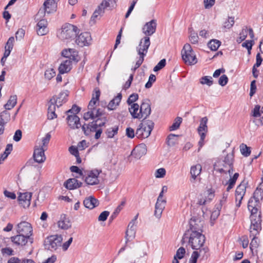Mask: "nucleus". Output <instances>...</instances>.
Masks as SVG:
<instances>
[{"label":"nucleus","mask_w":263,"mask_h":263,"mask_svg":"<svg viewBox=\"0 0 263 263\" xmlns=\"http://www.w3.org/2000/svg\"><path fill=\"white\" fill-rule=\"evenodd\" d=\"M190 236L187 235V233H185L182 238V241H184L185 239L189 240V244L191 246V248L194 250H200L203 247L205 237L202 233L193 232L189 233Z\"/></svg>","instance_id":"nucleus-1"},{"label":"nucleus","mask_w":263,"mask_h":263,"mask_svg":"<svg viewBox=\"0 0 263 263\" xmlns=\"http://www.w3.org/2000/svg\"><path fill=\"white\" fill-rule=\"evenodd\" d=\"M79 29L76 26L70 24H65L62 26L58 34L59 39L63 41H71L79 33Z\"/></svg>","instance_id":"nucleus-2"},{"label":"nucleus","mask_w":263,"mask_h":263,"mask_svg":"<svg viewBox=\"0 0 263 263\" xmlns=\"http://www.w3.org/2000/svg\"><path fill=\"white\" fill-rule=\"evenodd\" d=\"M154 123L150 120H143L139 125L136 136L139 139H145L149 136L154 128Z\"/></svg>","instance_id":"nucleus-3"},{"label":"nucleus","mask_w":263,"mask_h":263,"mask_svg":"<svg viewBox=\"0 0 263 263\" xmlns=\"http://www.w3.org/2000/svg\"><path fill=\"white\" fill-rule=\"evenodd\" d=\"M233 159L234 156L233 153L228 154L223 160L219 162L218 163L219 168L217 169V171L220 173H228L230 178L233 172Z\"/></svg>","instance_id":"nucleus-4"},{"label":"nucleus","mask_w":263,"mask_h":263,"mask_svg":"<svg viewBox=\"0 0 263 263\" xmlns=\"http://www.w3.org/2000/svg\"><path fill=\"white\" fill-rule=\"evenodd\" d=\"M181 57L185 64L193 65L197 63V59L190 44H185L181 50Z\"/></svg>","instance_id":"nucleus-5"},{"label":"nucleus","mask_w":263,"mask_h":263,"mask_svg":"<svg viewBox=\"0 0 263 263\" xmlns=\"http://www.w3.org/2000/svg\"><path fill=\"white\" fill-rule=\"evenodd\" d=\"M16 232L28 237L29 242L30 243H33V239L31 237L33 232V229L30 223L26 221H23L18 223L16 226Z\"/></svg>","instance_id":"nucleus-6"},{"label":"nucleus","mask_w":263,"mask_h":263,"mask_svg":"<svg viewBox=\"0 0 263 263\" xmlns=\"http://www.w3.org/2000/svg\"><path fill=\"white\" fill-rule=\"evenodd\" d=\"M62 240L61 235H51L45 240L44 247L46 249L55 251L61 246Z\"/></svg>","instance_id":"nucleus-7"},{"label":"nucleus","mask_w":263,"mask_h":263,"mask_svg":"<svg viewBox=\"0 0 263 263\" xmlns=\"http://www.w3.org/2000/svg\"><path fill=\"white\" fill-rule=\"evenodd\" d=\"M208 119L206 117L202 118L200 121V124L197 128V132L200 137L199 141L198 142V145L199 146V151L200 148L204 145V141L206 136V134L208 131V127L207 126V123Z\"/></svg>","instance_id":"nucleus-8"},{"label":"nucleus","mask_w":263,"mask_h":263,"mask_svg":"<svg viewBox=\"0 0 263 263\" xmlns=\"http://www.w3.org/2000/svg\"><path fill=\"white\" fill-rule=\"evenodd\" d=\"M150 44L151 42L149 36H144L142 38L136 49L138 55L144 58L146 55Z\"/></svg>","instance_id":"nucleus-9"},{"label":"nucleus","mask_w":263,"mask_h":263,"mask_svg":"<svg viewBox=\"0 0 263 263\" xmlns=\"http://www.w3.org/2000/svg\"><path fill=\"white\" fill-rule=\"evenodd\" d=\"M258 209L256 207L254 209H252L250 215V220H251V226L250 227H252V229L254 230L256 228L257 229H261V214L260 213L257 215Z\"/></svg>","instance_id":"nucleus-10"},{"label":"nucleus","mask_w":263,"mask_h":263,"mask_svg":"<svg viewBox=\"0 0 263 263\" xmlns=\"http://www.w3.org/2000/svg\"><path fill=\"white\" fill-rule=\"evenodd\" d=\"M68 95L69 93L67 90L62 91L58 95L53 96L49 102L51 104H55L57 107H59L67 102Z\"/></svg>","instance_id":"nucleus-11"},{"label":"nucleus","mask_w":263,"mask_h":263,"mask_svg":"<svg viewBox=\"0 0 263 263\" xmlns=\"http://www.w3.org/2000/svg\"><path fill=\"white\" fill-rule=\"evenodd\" d=\"M204 222L199 218L193 217L190 221V229L187 231L188 233L196 232L202 233Z\"/></svg>","instance_id":"nucleus-12"},{"label":"nucleus","mask_w":263,"mask_h":263,"mask_svg":"<svg viewBox=\"0 0 263 263\" xmlns=\"http://www.w3.org/2000/svg\"><path fill=\"white\" fill-rule=\"evenodd\" d=\"M101 171H99L97 170H92L88 172L85 175V181L88 184L91 185H96L99 183V180L98 176Z\"/></svg>","instance_id":"nucleus-13"},{"label":"nucleus","mask_w":263,"mask_h":263,"mask_svg":"<svg viewBox=\"0 0 263 263\" xmlns=\"http://www.w3.org/2000/svg\"><path fill=\"white\" fill-rule=\"evenodd\" d=\"M151 113V107L149 100L147 99L143 100L140 107V118L139 119H143V120H145L147 117H149Z\"/></svg>","instance_id":"nucleus-14"},{"label":"nucleus","mask_w":263,"mask_h":263,"mask_svg":"<svg viewBox=\"0 0 263 263\" xmlns=\"http://www.w3.org/2000/svg\"><path fill=\"white\" fill-rule=\"evenodd\" d=\"M239 177V174L238 173H236L234 174L232 177H231L228 181L226 183V185H228L227 187V193H224L223 194L222 199L220 200V204L222 205L224 203L228 197L229 194L228 192L231 190L235 185L236 183V181Z\"/></svg>","instance_id":"nucleus-15"},{"label":"nucleus","mask_w":263,"mask_h":263,"mask_svg":"<svg viewBox=\"0 0 263 263\" xmlns=\"http://www.w3.org/2000/svg\"><path fill=\"white\" fill-rule=\"evenodd\" d=\"M91 37L89 32H85L81 33L76 39V42L80 47L88 46L91 44Z\"/></svg>","instance_id":"nucleus-16"},{"label":"nucleus","mask_w":263,"mask_h":263,"mask_svg":"<svg viewBox=\"0 0 263 263\" xmlns=\"http://www.w3.org/2000/svg\"><path fill=\"white\" fill-rule=\"evenodd\" d=\"M156 27V21L152 20L144 25L142 28L143 33L146 35V36H151L155 32Z\"/></svg>","instance_id":"nucleus-17"},{"label":"nucleus","mask_w":263,"mask_h":263,"mask_svg":"<svg viewBox=\"0 0 263 263\" xmlns=\"http://www.w3.org/2000/svg\"><path fill=\"white\" fill-rule=\"evenodd\" d=\"M261 229H257V228L253 230L252 227H250V237H252V240L250 244V248L253 251L254 249H256L259 246V240L256 235L259 233Z\"/></svg>","instance_id":"nucleus-18"},{"label":"nucleus","mask_w":263,"mask_h":263,"mask_svg":"<svg viewBox=\"0 0 263 263\" xmlns=\"http://www.w3.org/2000/svg\"><path fill=\"white\" fill-rule=\"evenodd\" d=\"M31 196V193H20L18 197L19 203L24 208L29 207L30 204Z\"/></svg>","instance_id":"nucleus-19"},{"label":"nucleus","mask_w":263,"mask_h":263,"mask_svg":"<svg viewBox=\"0 0 263 263\" xmlns=\"http://www.w3.org/2000/svg\"><path fill=\"white\" fill-rule=\"evenodd\" d=\"M246 186L245 183H241L236 188L235 191V199L236 201H238V203H237V205L239 206L241 200L246 193Z\"/></svg>","instance_id":"nucleus-20"},{"label":"nucleus","mask_w":263,"mask_h":263,"mask_svg":"<svg viewBox=\"0 0 263 263\" xmlns=\"http://www.w3.org/2000/svg\"><path fill=\"white\" fill-rule=\"evenodd\" d=\"M62 55L66 58L67 60H71L74 63L79 61L78 55L77 51L73 49H64L62 52Z\"/></svg>","instance_id":"nucleus-21"},{"label":"nucleus","mask_w":263,"mask_h":263,"mask_svg":"<svg viewBox=\"0 0 263 263\" xmlns=\"http://www.w3.org/2000/svg\"><path fill=\"white\" fill-rule=\"evenodd\" d=\"M67 123L72 129L79 128L81 126L79 117L75 115H67Z\"/></svg>","instance_id":"nucleus-22"},{"label":"nucleus","mask_w":263,"mask_h":263,"mask_svg":"<svg viewBox=\"0 0 263 263\" xmlns=\"http://www.w3.org/2000/svg\"><path fill=\"white\" fill-rule=\"evenodd\" d=\"M47 21L43 19L40 20L36 25V32L39 35L43 36L46 35L48 32L47 28Z\"/></svg>","instance_id":"nucleus-23"},{"label":"nucleus","mask_w":263,"mask_h":263,"mask_svg":"<svg viewBox=\"0 0 263 263\" xmlns=\"http://www.w3.org/2000/svg\"><path fill=\"white\" fill-rule=\"evenodd\" d=\"M101 92L98 87H96L92 95V98L90 101L88 105L89 110H95L96 103L99 101L100 96Z\"/></svg>","instance_id":"nucleus-24"},{"label":"nucleus","mask_w":263,"mask_h":263,"mask_svg":"<svg viewBox=\"0 0 263 263\" xmlns=\"http://www.w3.org/2000/svg\"><path fill=\"white\" fill-rule=\"evenodd\" d=\"M45 149L43 147L35 148L34 151L33 158L34 160L37 163H42L45 159L46 157L44 154Z\"/></svg>","instance_id":"nucleus-25"},{"label":"nucleus","mask_w":263,"mask_h":263,"mask_svg":"<svg viewBox=\"0 0 263 263\" xmlns=\"http://www.w3.org/2000/svg\"><path fill=\"white\" fill-rule=\"evenodd\" d=\"M12 242L16 246H24L26 243L29 241L28 237L22 234H18L17 235L11 237Z\"/></svg>","instance_id":"nucleus-26"},{"label":"nucleus","mask_w":263,"mask_h":263,"mask_svg":"<svg viewBox=\"0 0 263 263\" xmlns=\"http://www.w3.org/2000/svg\"><path fill=\"white\" fill-rule=\"evenodd\" d=\"M97 121H93L89 124H85L82 126V129L85 135H89L90 132H94L98 129V126L97 124Z\"/></svg>","instance_id":"nucleus-27"},{"label":"nucleus","mask_w":263,"mask_h":263,"mask_svg":"<svg viewBox=\"0 0 263 263\" xmlns=\"http://www.w3.org/2000/svg\"><path fill=\"white\" fill-rule=\"evenodd\" d=\"M73 61L71 60H66L63 61L59 67V71L60 74H64L69 72L72 68V64Z\"/></svg>","instance_id":"nucleus-28"},{"label":"nucleus","mask_w":263,"mask_h":263,"mask_svg":"<svg viewBox=\"0 0 263 263\" xmlns=\"http://www.w3.org/2000/svg\"><path fill=\"white\" fill-rule=\"evenodd\" d=\"M64 185L68 190H74L81 186L82 183L76 178H70L65 181Z\"/></svg>","instance_id":"nucleus-29"},{"label":"nucleus","mask_w":263,"mask_h":263,"mask_svg":"<svg viewBox=\"0 0 263 263\" xmlns=\"http://www.w3.org/2000/svg\"><path fill=\"white\" fill-rule=\"evenodd\" d=\"M201 171L202 166L199 164L191 166L190 170L191 179L190 180L192 182H195L197 177L201 174Z\"/></svg>","instance_id":"nucleus-30"},{"label":"nucleus","mask_w":263,"mask_h":263,"mask_svg":"<svg viewBox=\"0 0 263 263\" xmlns=\"http://www.w3.org/2000/svg\"><path fill=\"white\" fill-rule=\"evenodd\" d=\"M209 251V249L208 247H202L199 250V252L194 251L192 254L190 263H197V259L199 257L200 255L203 254V255H204Z\"/></svg>","instance_id":"nucleus-31"},{"label":"nucleus","mask_w":263,"mask_h":263,"mask_svg":"<svg viewBox=\"0 0 263 263\" xmlns=\"http://www.w3.org/2000/svg\"><path fill=\"white\" fill-rule=\"evenodd\" d=\"M147 152L146 146L142 143L137 146L132 151V154L135 155V157L140 158L142 156L146 154Z\"/></svg>","instance_id":"nucleus-32"},{"label":"nucleus","mask_w":263,"mask_h":263,"mask_svg":"<svg viewBox=\"0 0 263 263\" xmlns=\"http://www.w3.org/2000/svg\"><path fill=\"white\" fill-rule=\"evenodd\" d=\"M58 226L62 229L67 230L71 227V223L66 215L61 216L60 220L58 221Z\"/></svg>","instance_id":"nucleus-33"},{"label":"nucleus","mask_w":263,"mask_h":263,"mask_svg":"<svg viewBox=\"0 0 263 263\" xmlns=\"http://www.w3.org/2000/svg\"><path fill=\"white\" fill-rule=\"evenodd\" d=\"M55 2L52 0H47L44 3V12L45 13L50 14L56 11Z\"/></svg>","instance_id":"nucleus-34"},{"label":"nucleus","mask_w":263,"mask_h":263,"mask_svg":"<svg viewBox=\"0 0 263 263\" xmlns=\"http://www.w3.org/2000/svg\"><path fill=\"white\" fill-rule=\"evenodd\" d=\"M83 204L86 208L92 209L99 205V201L95 198L90 196L84 200Z\"/></svg>","instance_id":"nucleus-35"},{"label":"nucleus","mask_w":263,"mask_h":263,"mask_svg":"<svg viewBox=\"0 0 263 263\" xmlns=\"http://www.w3.org/2000/svg\"><path fill=\"white\" fill-rule=\"evenodd\" d=\"M122 99V95L119 93L117 95V96L115 97L112 100H111L107 108L109 110H114L116 107L119 104Z\"/></svg>","instance_id":"nucleus-36"},{"label":"nucleus","mask_w":263,"mask_h":263,"mask_svg":"<svg viewBox=\"0 0 263 263\" xmlns=\"http://www.w3.org/2000/svg\"><path fill=\"white\" fill-rule=\"evenodd\" d=\"M128 109L130 115H132L133 118L138 119L140 118V107L138 104H132V105H130V107Z\"/></svg>","instance_id":"nucleus-37"},{"label":"nucleus","mask_w":263,"mask_h":263,"mask_svg":"<svg viewBox=\"0 0 263 263\" xmlns=\"http://www.w3.org/2000/svg\"><path fill=\"white\" fill-rule=\"evenodd\" d=\"M55 105L53 104H51L49 102H48V119L49 120H52L57 117V115L55 113Z\"/></svg>","instance_id":"nucleus-38"},{"label":"nucleus","mask_w":263,"mask_h":263,"mask_svg":"<svg viewBox=\"0 0 263 263\" xmlns=\"http://www.w3.org/2000/svg\"><path fill=\"white\" fill-rule=\"evenodd\" d=\"M116 3V2L115 0H103L99 6L105 12V9L114 7Z\"/></svg>","instance_id":"nucleus-39"},{"label":"nucleus","mask_w":263,"mask_h":263,"mask_svg":"<svg viewBox=\"0 0 263 263\" xmlns=\"http://www.w3.org/2000/svg\"><path fill=\"white\" fill-rule=\"evenodd\" d=\"M8 118H9V115L6 111H3L0 116V135L3 134L4 131V125L6 123L5 119L7 120Z\"/></svg>","instance_id":"nucleus-40"},{"label":"nucleus","mask_w":263,"mask_h":263,"mask_svg":"<svg viewBox=\"0 0 263 263\" xmlns=\"http://www.w3.org/2000/svg\"><path fill=\"white\" fill-rule=\"evenodd\" d=\"M165 204H164V202L160 203L156 202L155 210V215L156 217L159 218L161 217L162 213L165 208Z\"/></svg>","instance_id":"nucleus-41"},{"label":"nucleus","mask_w":263,"mask_h":263,"mask_svg":"<svg viewBox=\"0 0 263 263\" xmlns=\"http://www.w3.org/2000/svg\"><path fill=\"white\" fill-rule=\"evenodd\" d=\"M16 96H12L10 97L7 103L5 105V107L6 109L10 110L16 105Z\"/></svg>","instance_id":"nucleus-42"},{"label":"nucleus","mask_w":263,"mask_h":263,"mask_svg":"<svg viewBox=\"0 0 263 263\" xmlns=\"http://www.w3.org/2000/svg\"><path fill=\"white\" fill-rule=\"evenodd\" d=\"M118 126H115L113 127H110L105 132V134L108 138H112L114 137L115 135H117L118 131Z\"/></svg>","instance_id":"nucleus-43"},{"label":"nucleus","mask_w":263,"mask_h":263,"mask_svg":"<svg viewBox=\"0 0 263 263\" xmlns=\"http://www.w3.org/2000/svg\"><path fill=\"white\" fill-rule=\"evenodd\" d=\"M178 135L171 134H170L167 138V144L169 146H173L175 145L177 142V138L178 137Z\"/></svg>","instance_id":"nucleus-44"},{"label":"nucleus","mask_w":263,"mask_h":263,"mask_svg":"<svg viewBox=\"0 0 263 263\" xmlns=\"http://www.w3.org/2000/svg\"><path fill=\"white\" fill-rule=\"evenodd\" d=\"M221 44V42L217 40H212L208 43V46L212 50H217Z\"/></svg>","instance_id":"nucleus-45"},{"label":"nucleus","mask_w":263,"mask_h":263,"mask_svg":"<svg viewBox=\"0 0 263 263\" xmlns=\"http://www.w3.org/2000/svg\"><path fill=\"white\" fill-rule=\"evenodd\" d=\"M136 235V230L127 229L125 233L126 245L127 242L135 238Z\"/></svg>","instance_id":"nucleus-46"},{"label":"nucleus","mask_w":263,"mask_h":263,"mask_svg":"<svg viewBox=\"0 0 263 263\" xmlns=\"http://www.w3.org/2000/svg\"><path fill=\"white\" fill-rule=\"evenodd\" d=\"M182 121V119L181 117H177L175 120L173 124L170 127V130L173 131L177 129Z\"/></svg>","instance_id":"nucleus-47"},{"label":"nucleus","mask_w":263,"mask_h":263,"mask_svg":"<svg viewBox=\"0 0 263 263\" xmlns=\"http://www.w3.org/2000/svg\"><path fill=\"white\" fill-rule=\"evenodd\" d=\"M200 83L202 84H206L211 86L213 84L212 77L211 76H204L200 79Z\"/></svg>","instance_id":"nucleus-48"},{"label":"nucleus","mask_w":263,"mask_h":263,"mask_svg":"<svg viewBox=\"0 0 263 263\" xmlns=\"http://www.w3.org/2000/svg\"><path fill=\"white\" fill-rule=\"evenodd\" d=\"M198 36L197 33L195 32L193 29L190 31V35L189 36V40L192 44H197L198 43Z\"/></svg>","instance_id":"nucleus-49"},{"label":"nucleus","mask_w":263,"mask_h":263,"mask_svg":"<svg viewBox=\"0 0 263 263\" xmlns=\"http://www.w3.org/2000/svg\"><path fill=\"white\" fill-rule=\"evenodd\" d=\"M104 13V10H102L101 8L98 6V8L96 9L92 15L91 16V21H95V20L98 17L99 15H102Z\"/></svg>","instance_id":"nucleus-50"},{"label":"nucleus","mask_w":263,"mask_h":263,"mask_svg":"<svg viewBox=\"0 0 263 263\" xmlns=\"http://www.w3.org/2000/svg\"><path fill=\"white\" fill-rule=\"evenodd\" d=\"M240 151L243 156L247 157L250 155L251 151L249 147H248L246 145L242 144L240 146Z\"/></svg>","instance_id":"nucleus-51"},{"label":"nucleus","mask_w":263,"mask_h":263,"mask_svg":"<svg viewBox=\"0 0 263 263\" xmlns=\"http://www.w3.org/2000/svg\"><path fill=\"white\" fill-rule=\"evenodd\" d=\"M234 24V18L233 17H229L223 25V27L226 29L231 28Z\"/></svg>","instance_id":"nucleus-52"},{"label":"nucleus","mask_w":263,"mask_h":263,"mask_svg":"<svg viewBox=\"0 0 263 263\" xmlns=\"http://www.w3.org/2000/svg\"><path fill=\"white\" fill-rule=\"evenodd\" d=\"M44 76L46 79L50 80L55 76V71L53 68L48 69L45 71Z\"/></svg>","instance_id":"nucleus-53"},{"label":"nucleus","mask_w":263,"mask_h":263,"mask_svg":"<svg viewBox=\"0 0 263 263\" xmlns=\"http://www.w3.org/2000/svg\"><path fill=\"white\" fill-rule=\"evenodd\" d=\"M81 110L80 107L77 106L76 105H73L72 108L66 111L67 115H77Z\"/></svg>","instance_id":"nucleus-54"},{"label":"nucleus","mask_w":263,"mask_h":263,"mask_svg":"<svg viewBox=\"0 0 263 263\" xmlns=\"http://www.w3.org/2000/svg\"><path fill=\"white\" fill-rule=\"evenodd\" d=\"M138 95L137 93H133L129 96L127 100V103L129 105H132L133 104H135V102L138 99Z\"/></svg>","instance_id":"nucleus-55"},{"label":"nucleus","mask_w":263,"mask_h":263,"mask_svg":"<svg viewBox=\"0 0 263 263\" xmlns=\"http://www.w3.org/2000/svg\"><path fill=\"white\" fill-rule=\"evenodd\" d=\"M166 65V60L163 59L159 61V62L154 67L153 70L158 71L163 68Z\"/></svg>","instance_id":"nucleus-56"},{"label":"nucleus","mask_w":263,"mask_h":263,"mask_svg":"<svg viewBox=\"0 0 263 263\" xmlns=\"http://www.w3.org/2000/svg\"><path fill=\"white\" fill-rule=\"evenodd\" d=\"M185 253V249L183 247H180L177 250L176 254L174 257L177 258L178 259H181L184 257Z\"/></svg>","instance_id":"nucleus-57"},{"label":"nucleus","mask_w":263,"mask_h":263,"mask_svg":"<svg viewBox=\"0 0 263 263\" xmlns=\"http://www.w3.org/2000/svg\"><path fill=\"white\" fill-rule=\"evenodd\" d=\"M156 76L153 74H151L148 79V82L145 84V87L146 88H149L152 87V84L154 82L156 81Z\"/></svg>","instance_id":"nucleus-58"},{"label":"nucleus","mask_w":263,"mask_h":263,"mask_svg":"<svg viewBox=\"0 0 263 263\" xmlns=\"http://www.w3.org/2000/svg\"><path fill=\"white\" fill-rule=\"evenodd\" d=\"M83 118L86 121L89 119H94V110H89L87 112H85L83 115Z\"/></svg>","instance_id":"nucleus-59"},{"label":"nucleus","mask_w":263,"mask_h":263,"mask_svg":"<svg viewBox=\"0 0 263 263\" xmlns=\"http://www.w3.org/2000/svg\"><path fill=\"white\" fill-rule=\"evenodd\" d=\"M166 174V171L164 168H160L156 171L155 177L156 178H163Z\"/></svg>","instance_id":"nucleus-60"},{"label":"nucleus","mask_w":263,"mask_h":263,"mask_svg":"<svg viewBox=\"0 0 263 263\" xmlns=\"http://www.w3.org/2000/svg\"><path fill=\"white\" fill-rule=\"evenodd\" d=\"M228 82V78L226 74L222 75L219 80L218 83L221 86H224L227 85Z\"/></svg>","instance_id":"nucleus-61"},{"label":"nucleus","mask_w":263,"mask_h":263,"mask_svg":"<svg viewBox=\"0 0 263 263\" xmlns=\"http://www.w3.org/2000/svg\"><path fill=\"white\" fill-rule=\"evenodd\" d=\"M248 30L247 27L242 29L241 31L239 34V39L240 42L244 41L248 35Z\"/></svg>","instance_id":"nucleus-62"},{"label":"nucleus","mask_w":263,"mask_h":263,"mask_svg":"<svg viewBox=\"0 0 263 263\" xmlns=\"http://www.w3.org/2000/svg\"><path fill=\"white\" fill-rule=\"evenodd\" d=\"M109 212L108 211H103L99 215V216L98 217V220L100 221H105L107 219V217L109 216Z\"/></svg>","instance_id":"nucleus-63"},{"label":"nucleus","mask_w":263,"mask_h":263,"mask_svg":"<svg viewBox=\"0 0 263 263\" xmlns=\"http://www.w3.org/2000/svg\"><path fill=\"white\" fill-rule=\"evenodd\" d=\"M25 30L22 28L19 29L15 33V37L17 40H21L23 38L25 35Z\"/></svg>","instance_id":"nucleus-64"}]
</instances>
